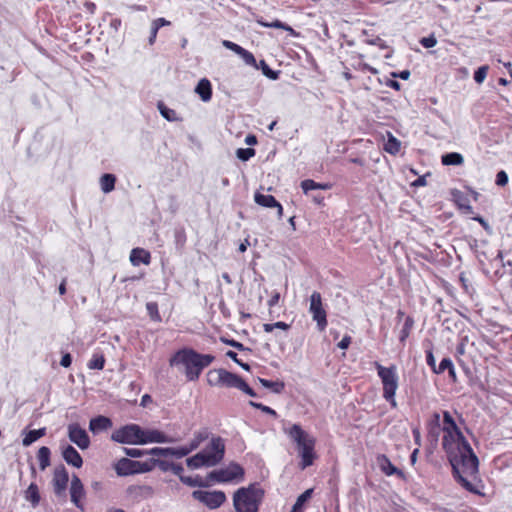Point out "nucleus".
<instances>
[{
    "label": "nucleus",
    "mask_w": 512,
    "mask_h": 512,
    "mask_svg": "<svg viewBox=\"0 0 512 512\" xmlns=\"http://www.w3.org/2000/svg\"><path fill=\"white\" fill-rule=\"evenodd\" d=\"M450 468L454 480L461 488L474 495L484 496V484L479 475V459L451 416Z\"/></svg>",
    "instance_id": "f257e3e1"
},
{
    "label": "nucleus",
    "mask_w": 512,
    "mask_h": 512,
    "mask_svg": "<svg viewBox=\"0 0 512 512\" xmlns=\"http://www.w3.org/2000/svg\"><path fill=\"white\" fill-rule=\"evenodd\" d=\"M214 360L215 357L211 354H202L193 348L184 347L171 356L169 365L177 367L185 375L187 381L194 382Z\"/></svg>",
    "instance_id": "f03ea898"
},
{
    "label": "nucleus",
    "mask_w": 512,
    "mask_h": 512,
    "mask_svg": "<svg viewBox=\"0 0 512 512\" xmlns=\"http://www.w3.org/2000/svg\"><path fill=\"white\" fill-rule=\"evenodd\" d=\"M265 491L258 483L240 487L233 494V506L236 512H258Z\"/></svg>",
    "instance_id": "7ed1b4c3"
},
{
    "label": "nucleus",
    "mask_w": 512,
    "mask_h": 512,
    "mask_svg": "<svg viewBox=\"0 0 512 512\" xmlns=\"http://www.w3.org/2000/svg\"><path fill=\"white\" fill-rule=\"evenodd\" d=\"M288 435L297 445L298 454L301 458V469L311 466L316 458L315 438L303 430L299 424H293L288 431Z\"/></svg>",
    "instance_id": "20e7f679"
},
{
    "label": "nucleus",
    "mask_w": 512,
    "mask_h": 512,
    "mask_svg": "<svg viewBox=\"0 0 512 512\" xmlns=\"http://www.w3.org/2000/svg\"><path fill=\"white\" fill-rule=\"evenodd\" d=\"M375 368L383 385V398L390 403L392 408H396L395 394L398 389L399 380L397 367L395 365L385 367L379 362H375Z\"/></svg>",
    "instance_id": "39448f33"
},
{
    "label": "nucleus",
    "mask_w": 512,
    "mask_h": 512,
    "mask_svg": "<svg viewBox=\"0 0 512 512\" xmlns=\"http://www.w3.org/2000/svg\"><path fill=\"white\" fill-rule=\"evenodd\" d=\"M244 475V468L236 462H231L226 468H221L209 472L207 474V480L210 484L212 482L228 483L234 480H243Z\"/></svg>",
    "instance_id": "423d86ee"
},
{
    "label": "nucleus",
    "mask_w": 512,
    "mask_h": 512,
    "mask_svg": "<svg viewBox=\"0 0 512 512\" xmlns=\"http://www.w3.org/2000/svg\"><path fill=\"white\" fill-rule=\"evenodd\" d=\"M143 429L138 424H127L114 430L111 440L120 444L142 445Z\"/></svg>",
    "instance_id": "0eeeda50"
},
{
    "label": "nucleus",
    "mask_w": 512,
    "mask_h": 512,
    "mask_svg": "<svg viewBox=\"0 0 512 512\" xmlns=\"http://www.w3.org/2000/svg\"><path fill=\"white\" fill-rule=\"evenodd\" d=\"M114 470L120 477L130 476L134 474L147 473L152 471V466L147 461H137L123 457L114 464Z\"/></svg>",
    "instance_id": "6e6552de"
},
{
    "label": "nucleus",
    "mask_w": 512,
    "mask_h": 512,
    "mask_svg": "<svg viewBox=\"0 0 512 512\" xmlns=\"http://www.w3.org/2000/svg\"><path fill=\"white\" fill-rule=\"evenodd\" d=\"M214 374L215 372L207 373V382L211 386H225L240 390L244 383V380L239 375L229 372L223 368L218 369V380H213Z\"/></svg>",
    "instance_id": "1a4fd4ad"
},
{
    "label": "nucleus",
    "mask_w": 512,
    "mask_h": 512,
    "mask_svg": "<svg viewBox=\"0 0 512 512\" xmlns=\"http://www.w3.org/2000/svg\"><path fill=\"white\" fill-rule=\"evenodd\" d=\"M309 312L312 319L316 321L317 328L320 332L327 327V313L323 307L322 296L318 291H314L310 296Z\"/></svg>",
    "instance_id": "9d476101"
},
{
    "label": "nucleus",
    "mask_w": 512,
    "mask_h": 512,
    "mask_svg": "<svg viewBox=\"0 0 512 512\" xmlns=\"http://www.w3.org/2000/svg\"><path fill=\"white\" fill-rule=\"evenodd\" d=\"M225 450L224 439L220 436H212L207 446L201 452L206 454L212 465L217 466L223 461Z\"/></svg>",
    "instance_id": "9b49d317"
},
{
    "label": "nucleus",
    "mask_w": 512,
    "mask_h": 512,
    "mask_svg": "<svg viewBox=\"0 0 512 512\" xmlns=\"http://www.w3.org/2000/svg\"><path fill=\"white\" fill-rule=\"evenodd\" d=\"M192 497L195 500L206 505L209 509H217L219 508L225 501L226 495L223 491H203V490H195L192 492Z\"/></svg>",
    "instance_id": "f8f14e48"
},
{
    "label": "nucleus",
    "mask_w": 512,
    "mask_h": 512,
    "mask_svg": "<svg viewBox=\"0 0 512 512\" xmlns=\"http://www.w3.org/2000/svg\"><path fill=\"white\" fill-rule=\"evenodd\" d=\"M427 438L432 447H436L441 433L444 434V424L441 422V414L434 412L427 423Z\"/></svg>",
    "instance_id": "ddd939ff"
},
{
    "label": "nucleus",
    "mask_w": 512,
    "mask_h": 512,
    "mask_svg": "<svg viewBox=\"0 0 512 512\" xmlns=\"http://www.w3.org/2000/svg\"><path fill=\"white\" fill-rule=\"evenodd\" d=\"M68 438L77 445L81 450H85L90 446V437L85 429L79 424L72 423L68 425Z\"/></svg>",
    "instance_id": "4468645a"
},
{
    "label": "nucleus",
    "mask_w": 512,
    "mask_h": 512,
    "mask_svg": "<svg viewBox=\"0 0 512 512\" xmlns=\"http://www.w3.org/2000/svg\"><path fill=\"white\" fill-rule=\"evenodd\" d=\"M127 496L135 502H140L153 497L154 488L150 485H129L126 488Z\"/></svg>",
    "instance_id": "2eb2a0df"
},
{
    "label": "nucleus",
    "mask_w": 512,
    "mask_h": 512,
    "mask_svg": "<svg viewBox=\"0 0 512 512\" xmlns=\"http://www.w3.org/2000/svg\"><path fill=\"white\" fill-rule=\"evenodd\" d=\"M52 482L54 493L57 496L64 494L69 482V474L64 465L55 468Z\"/></svg>",
    "instance_id": "dca6fc26"
},
{
    "label": "nucleus",
    "mask_w": 512,
    "mask_h": 512,
    "mask_svg": "<svg viewBox=\"0 0 512 512\" xmlns=\"http://www.w3.org/2000/svg\"><path fill=\"white\" fill-rule=\"evenodd\" d=\"M424 346L426 348V363L435 374L443 373L446 369H448V357H443L440 361V364L437 366L433 354L432 343L430 341H425Z\"/></svg>",
    "instance_id": "f3484780"
},
{
    "label": "nucleus",
    "mask_w": 512,
    "mask_h": 512,
    "mask_svg": "<svg viewBox=\"0 0 512 512\" xmlns=\"http://www.w3.org/2000/svg\"><path fill=\"white\" fill-rule=\"evenodd\" d=\"M84 495L85 490L83 483L76 474H73L70 485L71 502L81 510L84 509L83 504L81 502V499L84 497Z\"/></svg>",
    "instance_id": "a211bd4d"
},
{
    "label": "nucleus",
    "mask_w": 512,
    "mask_h": 512,
    "mask_svg": "<svg viewBox=\"0 0 512 512\" xmlns=\"http://www.w3.org/2000/svg\"><path fill=\"white\" fill-rule=\"evenodd\" d=\"M450 194L452 196L453 202L463 214L470 215L473 213V209L470 204V198L468 194L456 189L451 190Z\"/></svg>",
    "instance_id": "6ab92c4d"
},
{
    "label": "nucleus",
    "mask_w": 512,
    "mask_h": 512,
    "mask_svg": "<svg viewBox=\"0 0 512 512\" xmlns=\"http://www.w3.org/2000/svg\"><path fill=\"white\" fill-rule=\"evenodd\" d=\"M254 201L262 207L276 208L278 217L279 218L282 217L283 207L273 195L262 194L260 192H256L254 195Z\"/></svg>",
    "instance_id": "aec40b11"
},
{
    "label": "nucleus",
    "mask_w": 512,
    "mask_h": 512,
    "mask_svg": "<svg viewBox=\"0 0 512 512\" xmlns=\"http://www.w3.org/2000/svg\"><path fill=\"white\" fill-rule=\"evenodd\" d=\"M149 452L152 456H162V457H175L177 459L183 458L187 456L185 448L183 446L179 447H154L149 449Z\"/></svg>",
    "instance_id": "412c9836"
},
{
    "label": "nucleus",
    "mask_w": 512,
    "mask_h": 512,
    "mask_svg": "<svg viewBox=\"0 0 512 512\" xmlns=\"http://www.w3.org/2000/svg\"><path fill=\"white\" fill-rule=\"evenodd\" d=\"M62 457L68 465L75 468H80L83 465L81 455L72 445L68 444L62 449Z\"/></svg>",
    "instance_id": "4be33fe9"
},
{
    "label": "nucleus",
    "mask_w": 512,
    "mask_h": 512,
    "mask_svg": "<svg viewBox=\"0 0 512 512\" xmlns=\"http://www.w3.org/2000/svg\"><path fill=\"white\" fill-rule=\"evenodd\" d=\"M144 435L142 436V445L148 444V443H168L171 442V439L163 432L151 429V430H144Z\"/></svg>",
    "instance_id": "5701e85b"
},
{
    "label": "nucleus",
    "mask_w": 512,
    "mask_h": 512,
    "mask_svg": "<svg viewBox=\"0 0 512 512\" xmlns=\"http://www.w3.org/2000/svg\"><path fill=\"white\" fill-rule=\"evenodd\" d=\"M377 463L381 471L387 476L398 475L400 478L404 477L403 471L395 467L386 455H379Z\"/></svg>",
    "instance_id": "b1692460"
},
{
    "label": "nucleus",
    "mask_w": 512,
    "mask_h": 512,
    "mask_svg": "<svg viewBox=\"0 0 512 512\" xmlns=\"http://www.w3.org/2000/svg\"><path fill=\"white\" fill-rule=\"evenodd\" d=\"M113 425L112 420L106 416L99 415L92 418L89 422V430L93 434H97L99 432L105 431L111 428Z\"/></svg>",
    "instance_id": "393cba45"
},
{
    "label": "nucleus",
    "mask_w": 512,
    "mask_h": 512,
    "mask_svg": "<svg viewBox=\"0 0 512 512\" xmlns=\"http://www.w3.org/2000/svg\"><path fill=\"white\" fill-rule=\"evenodd\" d=\"M151 261L150 252L143 248H133L130 253V262L133 266H139L140 264L148 265Z\"/></svg>",
    "instance_id": "a878e982"
},
{
    "label": "nucleus",
    "mask_w": 512,
    "mask_h": 512,
    "mask_svg": "<svg viewBox=\"0 0 512 512\" xmlns=\"http://www.w3.org/2000/svg\"><path fill=\"white\" fill-rule=\"evenodd\" d=\"M186 465L190 469H199L201 467H214L212 462L207 458L203 452H198L195 455L186 459Z\"/></svg>",
    "instance_id": "bb28decb"
},
{
    "label": "nucleus",
    "mask_w": 512,
    "mask_h": 512,
    "mask_svg": "<svg viewBox=\"0 0 512 512\" xmlns=\"http://www.w3.org/2000/svg\"><path fill=\"white\" fill-rule=\"evenodd\" d=\"M210 432L207 429H202L194 433V436L188 445H183L186 454L189 455L192 451L196 450L202 442L207 440Z\"/></svg>",
    "instance_id": "cd10ccee"
},
{
    "label": "nucleus",
    "mask_w": 512,
    "mask_h": 512,
    "mask_svg": "<svg viewBox=\"0 0 512 512\" xmlns=\"http://www.w3.org/2000/svg\"><path fill=\"white\" fill-rule=\"evenodd\" d=\"M195 93L198 94L203 102H208L212 98V85L207 78L199 80L195 87Z\"/></svg>",
    "instance_id": "c85d7f7f"
},
{
    "label": "nucleus",
    "mask_w": 512,
    "mask_h": 512,
    "mask_svg": "<svg viewBox=\"0 0 512 512\" xmlns=\"http://www.w3.org/2000/svg\"><path fill=\"white\" fill-rule=\"evenodd\" d=\"M24 498L30 502L32 507H37L40 503L41 496L36 483L32 482L24 492Z\"/></svg>",
    "instance_id": "c756f323"
},
{
    "label": "nucleus",
    "mask_w": 512,
    "mask_h": 512,
    "mask_svg": "<svg viewBox=\"0 0 512 512\" xmlns=\"http://www.w3.org/2000/svg\"><path fill=\"white\" fill-rule=\"evenodd\" d=\"M257 23L263 27L285 30V31L289 32L290 35H293V36L297 35L296 31L291 26H289L288 24H286L280 20H277V19L274 20L273 22H266L261 18V19L257 20Z\"/></svg>",
    "instance_id": "7c9ffc66"
},
{
    "label": "nucleus",
    "mask_w": 512,
    "mask_h": 512,
    "mask_svg": "<svg viewBox=\"0 0 512 512\" xmlns=\"http://www.w3.org/2000/svg\"><path fill=\"white\" fill-rule=\"evenodd\" d=\"M45 435H46L45 427L36 429V430H30L25 433V436L22 440V444H23V446L28 447Z\"/></svg>",
    "instance_id": "2f4dec72"
},
{
    "label": "nucleus",
    "mask_w": 512,
    "mask_h": 512,
    "mask_svg": "<svg viewBox=\"0 0 512 512\" xmlns=\"http://www.w3.org/2000/svg\"><path fill=\"white\" fill-rule=\"evenodd\" d=\"M401 147V142L390 132L387 134V140L384 143V150L391 154L396 155L399 153Z\"/></svg>",
    "instance_id": "473e14b6"
},
{
    "label": "nucleus",
    "mask_w": 512,
    "mask_h": 512,
    "mask_svg": "<svg viewBox=\"0 0 512 512\" xmlns=\"http://www.w3.org/2000/svg\"><path fill=\"white\" fill-rule=\"evenodd\" d=\"M116 176L111 173H105L100 178L101 190L107 194L115 189Z\"/></svg>",
    "instance_id": "72a5a7b5"
},
{
    "label": "nucleus",
    "mask_w": 512,
    "mask_h": 512,
    "mask_svg": "<svg viewBox=\"0 0 512 512\" xmlns=\"http://www.w3.org/2000/svg\"><path fill=\"white\" fill-rule=\"evenodd\" d=\"M258 381L263 387L270 389L276 394H281L285 388V384L282 381H272L265 378H258Z\"/></svg>",
    "instance_id": "f704fd0d"
},
{
    "label": "nucleus",
    "mask_w": 512,
    "mask_h": 512,
    "mask_svg": "<svg viewBox=\"0 0 512 512\" xmlns=\"http://www.w3.org/2000/svg\"><path fill=\"white\" fill-rule=\"evenodd\" d=\"M181 482L189 487H209L210 483L209 481L203 480L200 476L191 477V476H184L181 477Z\"/></svg>",
    "instance_id": "c9c22d12"
},
{
    "label": "nucleus",
    "mask_w": 512,
    "mask_h": 512,
    "mask_svg": "<svg viewBox=\"0 0 512 512\" xmlns=\"http://www.w3.org/2000/svg\"><path fill=\"white\" fill-rule=\"evenodd\" d=\"M254 67L256 69H260L262 71V74L266 76L268 79L277 80L279 78L280 71H275L271 69L265 60H260L259 64L256 63V66Z\"/></svg>",
    "instance_id": "e433bc0d"
},
{
    "label": "nucleus",
    "mask_w": 512,
    "mask_h": 512,
    "mask_svg": "<svg viewBox=\"0 0 512 512\" xmlns=\"http://www.w3.org/2000/svg\"><path fill=\"white\" fill-rule=\"evenodd\" d=\"M51 451L48 447L42 446L38 450V460L40 463V469L45 470L50 465Z\"/></svg>",
    "instance_id": "4c0bfd02"
},
{
    "label": "nucleus",
    "mask_w": 512,
    "mask_h": 512,
    "mask_svg": "<svg viewBox=\"0 0 512 512\" xmlns=\"http://www.w3.org/2000/svg\"><path fill=\"white\" fill-rule=\"evenodd\" d=\"M105 366V357L101 353H94L87 363L89 369L102 370Z\"/></svg>",
    "instance_id": "58836bf2"
},
{
    "label": "nucleus",
    "mask_w": 512,
    "mask_h": 512,
    "mask_svg": "<svg viewBox=\"0 0 512 512\" xmlns=\"http://www.w3.org/2000/svg\"><path fill=\"white\" fill-rule=\"evenodd\" d=\"M413 325H414L413 318L410 316L406 317L404 324L402 326V329L400 331V335H399L400 342L404 343L406 341V339L408 338V336L411 332Z\"/></svg>",
    "instance_id": "ea45409f"
},
{
    "label": "nucleus",
    "mask_w": 512,
    "mask_h": 512,
    "mask_svg": "<svg viewBox=\"0 0 512 512\" xmlns=\"http://www.w3.org/2000/svg\"><path fill=\"white\" fill-rule=\"evenodd\" d=\"M328 187L329 186L327 184H320L312 179H306L301 182V188L304 193H308L309 191L315 189H327Z\"/></svg>",
    "instance_id": "a19ab883"
},
{
    "label": "nucleus",
    "mask_w": 512,
    "mask_h": 512,
    "mask_svg": "<svg viewBox=\"0 0 512 512\" xmlns=\"http://www.w3.org/2000/svg\"><path fill=\"white\" fill-rule=\"evenodd\" d=\"M448 417H450V414H448V410L442 411L441 422L444 424V435L442 437V447L445 450V452H447V453H448Z\"/></svg>",
    "instance_id": "79ce46f5"
},
{
    "label": "nucleus",
    "mask_w": 512,
    "mask_h": 512,
    "mask_svg": "<svg viewBox=\"0 0 512 512\" xmlns=\"http://www.w3.org/2000/svg\"><path fill=\"white\" fill-rule=\"evenodd\" d=\"M147 313L152 321L161 322L162 318L159 313L158 304L156 302H148L146 304Z\"/></svg>",
    "instance_id": "37998d69"
},
{
    "label": "nucleus",
    "mask_w": 512,
    "mask_h": 512,
    "mask_svg": "<svg viewBox=\"0 0 512 512\" xmlns=\"http://www.w3.org/2000/svg\"><path fill=\"white\" fill-rule=\"evenodd\" d=\"M173 463L174 462H170V461L162 460V459H155V458L149 459V464L152 466V470L154 469L155 466H157L163 472L171 471Z\"/></svg>",
    "instance_id": "c03bdc74"
},
{
    "label": "nucleus",
    "mask_w": 512,
    "mask_h": 512,
    "mask_svg": "<svg viewBox=\"0 0 512 512\" xmlns=\"http://www.w3.org/2000/svg\"><path fill=\"white\" fill-rule=\"evenodd\" d=\"M312 494H313V489L305 490L302 494H300L297 497L296 502L294 503V505L292 507L302 510L304 504L312 497Z\"/></svg>",
    "instance_id": "a18cd8bd"
},
{
    "label": "nucleus",
    "mask_w": 512,
    "mask_h": 512,
    "mask_svg": "<svg viewBox=\"0 0 512 512\" xmlns=\"http://www.w3.org/2000/svg\"><path fill=\"white\" fill-rule=\"evenodd\" d=\"M123 452L126 456L130 458H140L146 455H151L149 449H139V448H123Z\"/></svg>",
    "instance_id": "49530a36"
},
{
    "label": "nucleus",
    "mask_w": 512,
    "mask_h": 512,
    "mask_svg": "<svg viewBox=\"0 0 512 512\" xmlns=\"http://www.w3.org/2000/svg\"><path fill=\"white\" fill-rule=\"evenodd\" d=\"M158 109L163 118H165L167 121H174L176 120V113L173 109L168 108L164 105V103L159 102L158 103Z\"/></svg>",
    "instance_id": "de8ad7c7"
},
{
    "label": "nucleus",
    "mask_w": 512,
    "mask_h": 512,
    "mask_svg": "<svg viewBox=\"0 0 512 512\" xmlns=\"http://www.w3.org/2000/svg\"><path fill=\"white\" fill-rule=\"evenodd\" d=\"M255 149L253 148H238L236 151V156L241 161H248L255 155Z\"/></svg>",
    "instance_id": "09e8293b"
},
{
    "label": "nucleus",
    "mask_w": 512,
    "mask_h": 512,
    "mask_svg": "<svg viewBox=\"0 0 512 512\" xmlns=\"http://www.w3.org/2000/svg\"><path fill=\"white\" fill-rule=\"evenodd\" d=\"M249 405L252 406L255 409L261 410L263 413L271 415L274 418L278 417V414H277V412L274 409H272L271 407L266 406V405H264L262 403L250 401Z\"/></svg>",
    "instance_id": "8fccbe9b"
},
{
    "label": "nucleus",
    "mask_w": 512,
    "mask_h": 512,
    "mask_svg": "<svg viewBox=\"0 0 512 512\" xmlns=\"http://www.w3.org/2000/svg\"><path fill=\"white\" fill-rule=\"evenodd\" d=\"M458 281L465 293L470 294L473 291L470 279L467 277L466 273L461 272L458 276Z\"/></svg>",
    "instance_id": "3c124183"
},
{
    "label": "nucleus",
    "mask_w": 512,
    "mask_h": 512,
    "mask_svg": "<svg viewBox=\"0 0 512 512\" xmlns=\"http://www.w3.org/2000/svg\"><path fill=\"white\" fill-rule=\"evenodd\" d=\"M489 67L487 65L480 66L475 72H474V80L477 84H481L484 82L487 73H488Z\"/></svg>",
    "instance_id": "603ef678"
},
{
    "label": "nucleus",
    "mask_w": 512,
    "mask_h": 512,
    "mask_svg": "<svg viewBox=\"0 0 512 512\" xmlns=\"http://www.w3.org/2000/svg\"><path fill=\"white\" fill-rule=\"evenodd\" d=\"M239 56L243 59L245 64L253 67L256 66V59L250 51L243 48L242 51L239 53Z\"/></svg>",
    "instance_id": "864d4df0"
},
{
    "label": "nucleus",
    "mask_w": 512,
    "mask_h": 512,
    "mask_svg": "<svg viewBox=\"0 0 512 512\" xmlns=\"http://www.w3.org/2000/svg\"><path fill=\"white\" fill-rule=\"evenodd\" d=\"M226 356L228 358H230L231 360H233L236 364H238L241 368H243L244 370L246 371H250V365L248 363H244L242 362L240 359H238V356H237V353L232 351V350H228L226 352Z\"/></svg>",
    "instance_id": "5fc2aeb1"
},
{
    "label": "nucleus",
    "mask_w": 512,
    "mask_h": 512,
    "mask_svg": "<svg viewBox=\"0 0 512 512\" xmlns=\"http://www.w3.org/2000/svg\"><path fill=\"white\" fill-rule=\"evenodd\" d=\"M508 180H509L508 174L504 170H501L496 174V179H495L496 185L503 187L508 183Z\"/></svg>",
    "instance_id": "6e6d98bb"
},
{
    "label": "nucleus",
    "mask_w": 512,
    "mask_h": 512,
    "mask_svg": "<svg viewBox=\"0 0 512 512\" xmlns=\"http://www.w3.org/2000/svg\"><path fill=\"white\" fill-rule=\"evenodd\" d=\"M221 341L223 343H225L226 345H229L237 350H240V351L246 350V347L241 342H238L234 339H227V338L222 337Z\"/></svg>",
    "instance_id": "4d7b16f0"
},
{
    "label": "nucleus",
    "mask_w": 512,
    "mask_h": 512,
    "mask_svg": "<svg viewBox=\"0 0 512 512\" xmlns=\"http://www.w3.org/2000/svg\"><path fill=\"white\" fill-rule=\"evenodd\" d=\"M420 44L425 47V48H432L434 47L436 44H437V39L435 38V36L432 34V35H429L428 37H423L421 40H420Z\"/></svg>",
    "instance_id": "13d9d810"
},
{
    "label": "nucleus",
    "mask_w": 512,
    "mask_h": 512,
    "mask_svg": "<svg viewBox=\"0 0 512 512\" xmlns=\"http://www.w3.org/2000/svg\"><path fill=\"white\" fill-rule=\"evenodd\" d=\"M223 46L231 51H233L234 53H236L237 55H239V53L242 51L243 47H241L240 45L232 42V41H229V40H224L222 42Z\"/></svg>",
    "instance_id": "bf43d9fd"
},
{
    "label": "nucleus",
    "mask_w": 512,
    "mask_h": 512,
    "mask_svg": "<svg viewBox=\"0 0 512 512\" xmlns=\"http://www.w3.org/2000/svg\"><path fill=\"white\" fill-rule=\"evenodd\" d=\"M464 161L463 156L458 152H450V166L461 165Z\"/></svg>",
    "instance_id": "052dcab7"
},
{
    "label": "nucleus",
    "mask_w": 512,
    "mask_h": 512,
    "mask_svg": "<svg viewBox=\"0 0 512 512\" xmlns=\"http://www.w3.org/2000/svg\"><path fill=\"white\" fill-rule=\"evenodd\" d=\"M367 43L370 45L378 46L381 49H386L388 47L386 42L379 36H376L373 39L367 40Z\"/></svg>",
    "instance_id": "680f3d73"
},
{
    "label": "nucleus",
    "mask_w": 512,
    "mask_h": 512,
    "mask_svg": "<svg viewBox=\"0 0 512 512\" xmlns=\"http://www.w3.org/2000/svg\"><path fill=\"white\" fill-rule=\"evenodd\" d=\"M72 364V356L70 353H64L60 360V365L64 368H69Z\"/></svg>",
    "instance_id": "e2e57ef3"
},
{
    "label": "nucleus",
    "mask_w": 512,
    "mask_h": 512,
    "mask_svg": "<svg viewBox=\"0 0 512 512\" xmlns=\"http://www.w3.org/2000/svg\"><path fill=\"white\" fill-rule=\"evenodd\" d=\"M351 337L349 335H345L341 341L337 344L338 348L345 350L351 344Z\"/></svg>",
    "instance_id": "0e129e2a"
},
{
    "label": "nucleus",
    "mask_w": 512,
    "mask_h": 512,
    "mask_svg": "<svg viewBox=\"0 0 512 512\" xmlns=\"http://www.w3.org/2000/svg\"><path fill=\"white\" fill-rule=\"evenodd\" d=\"M240 391L249 395L250 397H257L256 392L244 381Z\"/></svg>",
    "instance_id": "69168bd1"
},
{
    "label": "nucleus",
    "mask_w": 512,
    "mask_h": 512,
    "mask_svg": "<svg viewBox=\"0 0 512 512\" xmlns=\"http://www.w3.org/2000/svg\"><path fill=\"white\" fill-rule=\"evenodd\" d=\"M171 471L177 475L179 477V479L181 480V477H184V475L182 474L183 471H184V468L181 464L179 463H173V466H172V469Z\"/></svg>",
    "instance_id": "338daca9"
},
{
    "label": "nucleus",
    "mask_w": 512,
    "mask_h": 512,
    "mask_svg": "<svg viewBox=\"0 0 512 512\" xmlns=\"http://www.w3.org/2000/svg\"><path fill=\"white\" fill-rule=\"evenodd\" d=\"M169 24H170V22H169V21H167L165 18H162V17H161V18H157V19H155V20L152 22V25H153L154 27H157V29H158V30H159L161 27L166 26V25H169Z\"/></svg>",
    "instance_id": "774afa93"
}]
</instances>
